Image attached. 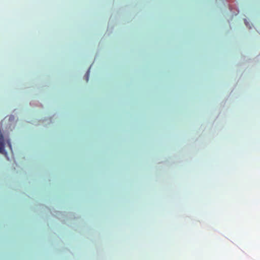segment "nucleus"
<instances>
[{
  "label": "nucleus",
  "instance_id": "f257e3e1",
  "mask_svg": "<svg viewBox=\"0 0 260 260\" xmlns=\"http://www.w3.org/2000/svg\"><path fill=\"white\" fill-rule=\"evenodd\" d=\"M6 143L8 145V146L9 147L10 150L11 151L12 150V145H11V142H10V139H8L6 140Z\"/></svg>",
  "mask_w": 260,
  "mask_h": 260
},
{
  "label": "nucleus",
  "instance_id": "f03ea898",
  "mask_svg": "<svg viewBox=\"0 0 260 260\" xmlns=\"http://www.w3.org/2000/svg\"><path fill=\"white\" fill-rule=\"evenodd\" d=\"M89 71H88L86 73V78H87V79H86V81H88V76H89Z\"/></svg>",
  "mask_w": 260,
  "mask_h": 260
}]
</instances>
